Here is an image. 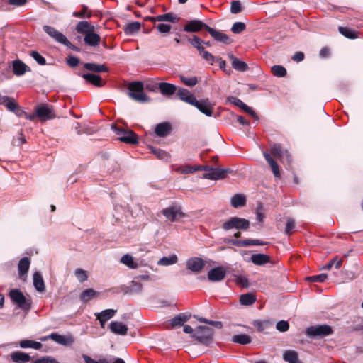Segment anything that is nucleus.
Listing matches in <instances>:
<instances>
[{
  "label": "nucleus",
  "mask_w": 363,
  "mask_h": 363,
  "mask_svg": "<svg viewBox=\"0 0 363 363\" xmlns=\"http://www.w3.org/2000/svg\"><path fill=\"white\" fill-rule=\"evenodd\" d=\"M214 331L208 326L199 325L196 328L191 337L199 343L211 347L213 342Z\"/></svg>",
  "instance_id": "1"
},
{
  "label": "nucleus",
  "mask_w": 363,
  "mask_h": 363,
  "mask_svg": "<svg viewBox=\"0 0 363 363\" xmlns=\"http://www.w3.org/2000/svg\"><path fill=\"white\" fill-rule=\"evenodd\" d=\"M9 296L13 304L16 305L18 308L28 312L31 308V300L27 298L23 293L18 289H13L9 291Z\"/></svg>",
  "instance_id": "2"
},
{
  "label": "nucleus",
  "mask_w": 363,
  "mask_h": 363,
  "mask_svg": "<svg viewBox=\"0 0 363 363\" xmlns=\"http://www.w3.org/2000/svg\"><path fill=\"white\" fill-rule=\"evenodd\" d=\"M128 96L133 100L145 103L149 101V98L143 91V83L142 82H133L128 84Z\"/></svg>",
  "instance_id": "3"
},
{
  "label": "nucleus",
  "mask_w": 363,
  "mask_h": 363,
  "mask_svg": "<svg viewBox=\"0 0 363 363\" xmlns=\"http://www.w3.org/2000/svg\"><path fill=\"white\" fill-rule=\"evenodd\" d=\"M113 131L118 136V139L127 144H137L138 143V135L131 130H125L115 124L111 125Z\"/></svg>",
  "instance_id": "4"
},
{
  "label": "nucleus",
  "mask_w": 363,
  "mask_h": 363,
  "mask_svg": "<svg viewBox=\"0 0 363 363\" xmlns=\"http://www.w3.org/2000/svg\"><path fill=\"white\" fill-rule=\"evenodd\" d=\"M333 333V329L328 325H312L306 328V335L312 339H319L325 337Z\"/></svg>",
  "instance_id": "5"
},
{
  "label": "nucleus",
  "mask_w": 363,
  "mask_h": 363,
  "mask_svg": "<svg viewBox=\"0 0 363 363\" xmlns=\"http://www.w3.org/2000/svg\"><path fill=\"white\" fill-rule=\"evenodd\" d=\"M249 227L250 221L248 220L238 217H231L222 225V228L224 230H230L231 229L245 230Z\"/></svg>",
  "instance_id": "6"
},
{
  "label": "nucleus",
  "mask_w": 363,
  "mask_h": 363,
  "mask_svg": "<svg viewBox=\"0 0 363 363\" xmlns=\"http://www.w3.org/2000/svg\"><path fill=\"white\" fill-rule=\"evenodd\" d=\"M233 169L230 168H213L211 167L209 172H206L203 174V178L211 179V180H219L224 179L228 174H231Z\"/></svg>",
  "instance_id": "7"
},
{
  "label": "nucleus",
  "mask_w": 363,
  "mask_h": 363,
  "mask_svg": "<svg viewBox=\"0 0 363 363\" xmlns=\"http://www.w3.org/2000/svg\"><path fill=\"white\" fill-rule=\"evenodd\" d=\"M35 111H36L37 117L41 121L50 120L55 117L52 106H48V104H42L40 105L36 106L35 108Z\"/></svg>",
  "instance_id": "8"
},
{
  "label": "nucleus",
  "mask_w": 363,
  "mask_h": 363,
  "mask_svg": "<svg viewBox=\"0 0 363 363\" xmlns=\"http://www.w3.org/2000/svg\"><path fill=\"white\" fill-rule=\"evenodd\" d=\"M208 26L199 19L188 21L184 26V30L187 33H197L202 29L208 30Z\"/></svg>",
  "instance_id": "9"
},
{
  "label": "nucleus",
  "mask_w": 363,
  "mask_h": 363,
  "mask_svg": "<svg viewBox=\"0 0 363 363\" xmlns=\"http://www.w3.org/2000/svg\"><path fill=\"white\" fill-rule=\"evenodd\" d=\"M43 30L57 43L64 45L67 41L66 36L55 28L50 26H43Z\"/></svg>",
  "instance_id": "10"
},
{
  "label": "nucleus",
  "mask_w": 363,
  "mask_h": 363,
  "mask_svg": "<svg viewBox=\"0 0 363 363\" xmlns=\"http://www.w3.org/2000/svg\"><path fill=\"white\" fill-rule=\"evenodd\" d=\"M226 271L222 267H216L212 268L208 272V279L213 282L220 281L225 279Z\"/></svg>",
  "instance_id": "11"
},
{
  "label": "nucleus",
  "mask_w": 363,
  "mask_h": 363,
  "mask_svg": "<svg viewBox=\"0 0 363 363\" xmlns=\"http://www.w3.org/2000/svg\"><path fill=\"white\" fill-rule=\"evenodd\" d=\"M192 106L196 107L199 111L207 116H211L213 115L212 106L208 99L200 101L196 99Z\"/></svg>",
  "instance_id": "12"
},
{
  "label": "nucleus",
  "mask_w": 363,
  "mask_h": 363,
  "mask_svg": "<svg viewBox=\"0 0 363 363\" xmlns=\"http://www.w3.org/2000/svg\"><path fill=\"white\" fill-rule=\"evenodd\" d=\"M48 339H50L55 341V342L62 345H67L73 342V339L71 336H65L55 333H51L48 336L43 337L40 340L42 341H45Z\"/></svg>",
  "instance_id": "13"
},
{
  "label": "nucleus",
  "mask_w": 363,
  "mask_h": 363,
  "mask_svg": "<svg viewBox=\"0 0 363 363\" xmlns=\"http://www.w3.org/2000/svg\"><path fill=\"white\" fill-rule=\"evenodd\" d=\"M207 31L211 37L218 42H221L226 45L230 44L232 42L230 38L226 34L220 30H217L208 26Z\"/></svg>",
  "instance_id": "14"
},
{
  "label": "nucleus",
  "mask_w": 363,
  "mask_h": 363,
  "mask_svg": "<svg viewBox=\"0 0 363 363\" xmlns=\"http://www.w3.org/2000/svg\"><path fill=\"white\" fill-rule=\"evenodd\" d=\"M162 214L169 220L174 222L176 220L177 216H182L183 213L181 212L180 208L177 206H169L162 210Z\"/></svg>",
  "instance_id": "15"
},
{
  "label": "nucleus",
  "mask_w": 363,
  "mask_h": 363,
  "mask_svg": "<svg viewBox=\"0 0 363 363\" xmlns=\"http://www.w3.org/2000/svg\"><path fill=\"white\" fill-rule=\"evenodd\" d=\"M108 326L111 332L116 335H125L128 330L125 324L118 321H112Z\"/></svg>",
  "instance_id": "16"
},
{
  "label": "nucleus",
  "mask_w": 363,
  "mask_h": 363,
  "mask_svg": "<svg viewBox=\"0 0 363 363\" xmlns=\"http://www.w3.org/2000/svg\"><path fill=\"white\" fill-rule=\"evenodd\" d=\"M204 265L203 260L199 257L191 258L186 262V267L194 272H200Z\"/></svg>",
  "instance_id": "17"
},
{
  "label": "nucleus",
  "mask_w": 363,
  "mask_h": 363,
  "mask_svg": "<svg viewBox=\"0 0 363 363\" xmlns=\"http://www.w3.org/2000/svg\"><path fill=\"white\" fill-rule=\"evenodd\" d=\"M79 75L82 76V77L84 79L86 82L97 87H101L104 85V82H102V79L99 75L93 73H84L82 74H79Z\"/></svg>",
  "instance_id": "18"
},
{
  "label": "nucleus",
  "mask_w": 363,
  "mask_h": 363,
  "mask_svg": "<svg viewBox=\"0 0 363 363\" xmlns=\"http://www.w3.org/2000/svg\"><path fill=\"white\" fill-rule=\"evenodd\" d=\"M172 130L169 123L164 122L156 125L155 128V133L159 137H166L168 135Z\"/></svg>",
  "instance_id": "19"
},
{
  "label": "nucleus",
  "mask_w": 363,
  "mask_h": 363,
  "mask_svg": "<svg viewBox=\"0 0 363 363\" xmlns=\"http://www.w3.org/2000/svg\"><path fill=\"white\" fill-rule=\"evenodd\" d=\"M177 94L178 97L183 101L188 103L191 105H193L195 100H196V97L192 94L188 89H179Z\"/></svg>",
  "instance_id": "20"
},
{
  "label": "nucleus",
  "mask_w": 363,
  "mask_h": 363,
  "mask_svg": "<svg viewBox=\"0 0 363 363\" xmlns=\"http://www.w3.org/2000/svg\"><path fill=\"white\" fill-rule=\"evenodd\" d=\"M75 29L78 33L86 35L87 33L94 31L95 28L89 22L82 21L76 25Z\"/></svg>",
  "instance_id": "21"
},
{
  "label": "nucleus",
  "mask_w": 363,
  "mask_h": 363,
  "mask_svg": "<svg viewBox=\"0 0 363 363\" xmlns=\"http://www.w3.org/2000/svg\"><path fill=\"white\" fill-rule=\"evenodd\" d=\"M158 88L160 89V93L166 96H172L174 94L177 90V87L175 85L167 83V82H160L158 84Z\"/></svg>",
  "instance_id": "22"
},
{
  "label": "nucleus",
  "mask_w": 363,
  "mask_h": 363,
  "mask_svg": "<svg viewBox=\"0 0 363 363\" xmlns=\"http://www.w3.org/2000/svg\"><path fill=\"white\" fill-rule=\"evenodd\" d=\"M11 359L15 363H26L31 359V357L23 352L16 351L11 354Z\"/></svg>",
  "instance_id": "23"
},
{
  "label": "nucleus",
  "mask_w": 363,
  "mask_h": 363,
  "mask_svg": "<svg viewBox=\"0 0 363 363\" xmlns=\"http://www.w3.org/2000/svg\"><path fill=\"white\" fill-rule=\"evenodd\" d=\"M250 260L255 265L262 266L267 263H269L271 260V258L269 256L267 255L262 253H257L253 254L251 256Z\"/></svg>",
  "instance_id": "24"
},
{
  "label": "nucleus",
  "mask_w": 363,
  "mask_h": 363,
  "mask_svg": "<svg viewBox=\"0 0 363 363\" xmlns=\"http://www.w3.org/2000/svg\"><path fill=\"white\" fill-rule=\"evenodd\" d=\"M283 359L288 363H303L298 359V352L292 350H286L284 352Z\"/></svg>",
  "instance_id": "25"
},
{
  "label": "nucleus",
  "mask_w": 363,
  "mask_h": 363,
  "mask_svg": "<svg viewBox=\"0 0 363 363\" xmlns=\"http://www.w3.org/2000/svg\"><path fill=\"white\" fill-rule=\"evenodd\" d=\"M84 40L86 45L95 47L100 43L101 37L97 33H95L94 31H92L84 36Z\"/></svg>",
  "instance_id": "26"
},
{
  "label": "nucleus",
  "mask_w": 363,
  "mask_h": 363,
  "mask_svg": "<svg viewBox=\"0 0 363 363\" xmlns=\"http://www.w3.org/2000/svg\"><path fill=\"white\" fill-rule=\"evenodd\" d=\"M33 286L36 291L43 292L45 291V283L42 274L39 272H35L33 276Z\"/></svg>",
  "instance_id": "27"
},
{
  "label": "nucleus",
  "mask_w": 363,
  "mask_h": 363,
  "mask_svg": "<svg viewBox=\"0 0 363 363\" xmlns=\"http://www.w3.org/2000/svg\"><path fill=\"white\" fill-rule=\"evenodd\" d=\"M30 261L28 257H23L20 259L18 265V274L20 277L26 275L30 268Z\"/></svg>",
  "instance_id": "28"
},
{
  "label": "nucleus",
  "mask_w": 363,
  "mask_h": 363,
  "mask_svg": "<svg viewBox=\"0 0 363 363\" xmlns=\"http://www.w3.org/2000/svg\"><path fill=\"white\" fill-rule=\"evenodd\" d=\"M229 57L232 60V67L235 70L239 72H245L248 69V65L245 62L240 60L232 54L229 55Z\"/></svg>",
  "instance_id": "29"
},
{
  "label": "nucleus",
  "mask_w": 363,
  "mask_h": 363,
  "mask_svg": "<svg viewBox=\"0 0 363 363\" xmlns=\"http://www.w3.org/2000/svg\"><path fill=\"white\" fill-rule=\"evenodd\" d=\"M190 44L195 48L200 55H202L205 52V48L203 45V40L199 38L197 35H193L191 38H188Z\"/></svg>",
  "instance_id": "30"
},
{
  "label": "nucleus",
  "mask_w": 363,
  "mask_h": 363,
  "mask_svg": "<svg viewBox=\"0 0 363 363\" xmlns=\"http://www.w3.org/2000/svg\"><path fill=\"white\" fill-rule=\"evenodd\" d=\"M191 315L186 313H179L170 320L171 325L172 327L182 326L184 323L188 321Z\"/></svg>",
  "instance_id": "31"
},
{
  "label": "nucleus",
  "mask_w": 363,
  "mask_h": 363,
  "mask_svg": "<svg viewBox=\"0 0 363 363\" xmlns=\"http://www.w3.org/2000/svg\"><path fill=\"white\" fill-rule=\"evenodd\" d=\"M84 67L89 71L96 73L108 72V67L105 65L87 62L84 63Z\"/></svg>",
  "instance_id": "32"
},
{
  "label": "nucleus",
  "mask_w": 363,
  "mask_h": 363,
  "mask_svg": "<svg viewBox=\"0 0 363 363\" xmlns=\"http://www.w3.org/2000/svg\"><path fill=\"white\" fill-rule=\"evenodd\" d=\"M27 65L19 60L13 62V72L16 76H21L26 72Z\"/></svg>",
  "instance_id": "33"
},
{
  "label": "nucleus",
  "mask_w": 363,
  "mask_h": 363,
  "mask_svg": "<svg viewBox=\"0 0 363 363\" xmlns=\"http://www.w3.org/2000/svg\"><path fill=\"white\" fill-rule=\"evenodd\" d=\"M263 156L268 162V164H269V166L271 167L274 177H279L280 176V172L277 163L274 161V160L271 157V155L269 153L264 152Z\"/></svg>",
  "instance_id": "34"
},
{
  "label": "nucleus",
  "mask_w": 363,
  "mask_h": 363,
  "mask_svg": "<svg viewBox=\"0 0 363 363\" xmlns=\"http://www.w3.org/2000/svg\"><path fill=\"white\" fill-rule=\"evenodd\" d=\"M246 203V199L244 195L238 194L231 197L230 204L234 208H240L244 206Z\"/></svg>",
  "instance_id": "35"
},
{
  "label": "nucleus",
  "mask_w": 363,
  "mask_h": 363,
  "mask_svg": "<svg viewBox=\"0 0 363 363\" xmlns=\"http://www.w3.org/2000/svg\"><path fill=\"white\" fill-rule=\"evenodd\" d=\"M19 346L21 348H33L34 350H40L43 345L39 342L31 340H23L19 342Z\"/></svg>",
  "instance_id": "36"
},
{
  "label": "nucleus",
  "mask_w": 363,
  "mask_h": 363,
  "mask_svg": "<svg viewBox=\"0 0 363 363\" xmlns=\"http://www.w3.org/2000/svg\"><path fill=\"white\" fill-rule=\"evenodd\" d=\"M2 105H4L6 109L11 112L14 111L19 106L13 98L7 96H4Z\"/></svg>",
  "instance_id": "37"
},
{
  "label": "nucleus",
  "mask_w": 363,
  "mask_h": 363,
  "mask_svg": "<svg viewBox=\"0 0 363 363\" xmlns=\"http://www.w3.org/2000/svg\"><path fill=\"white\" fill-rule=\"evenodd\" d=\"M232 341L233 342L245 345L250 344L252 342V339L250 336L247 334H238L232 337Z\"/></svg>",
  "instance_id": "38"
},
{
  "label": "nucleus",
  "mask_w": 363,
  "mask_h": 363,
  "mask_svg": "<svg viewBox=\"0 0 363 363\" xmlns=\"http://www.w3.org/2000/svg\"><path fill=\"white\" fill-rule=\"evenodd\" d=\"M97 292L93 289H87L84 290L79 295V300L83 303H87L92 299Z\"/></svg>",
  "instance_id": "39"
},
{
  "label": "nucleus",
  "mask_w": 363,
  "mask_h": 363,
  "mask_svg": "<svg viewBox=\"0 0 363 363\" xmlns=\"http://www.w3.org/2000/svg\"><path fill=\"white\" fill-rule=\"evenodd\" d=\"M149 149L150 152L160 160L168 161L170 157L169 154L163 150L155 147L153 146H150Z\"/></svg>",
  "instance_id": "40"
},
{
  "label": "nucleus",
  "mask_w": 363,
  "mask_h": 363,
  "mask_svg": "<svg viewBox=\"0 0 363 363\" xmlns=\"http://www.w3.org/2000/svg\"><path fill=\"white\" fill-rule=\"evenodd\" d=\"M256 301V297L251 293L242 294L240 297V303L242 306H251Z\"/></svg>",
  "instance_id": "41"
},
{
  "label": "nucleus",
  "mask_w": 363,
  "mask_h": 363,
  "mask_svg": "<svg viewBox=\"0 0 363 363\" xmlns=\"http://www.w3.org/2000/svg\"><path fill=\"white\" fill-rule=\"evenodd\" d=\"M141 24L138 21L131 22L126 25L124 28V32L128 35H133L134 33L139 31Z\"/></svg>",
  "instance_id": "42"
},
{
  "label": "nucleus",
  "mask_w": 363,
  "mask_h": 363,
  "mask_svg": "<svg viewBox=\"0 0 363 363\" xmlns=\"http://www.w3.org/2000/svg\"><path fill=\"white\" fill-rule=\"evenodd\" d=\"M338 30L343 36L349 39H355L358 37L357 31L347 27L340 26Z\"/></svg>",
  "instance_id": "43"
},
{
  "label": "nucleus",
  "mask_w": 363,
  "mask_h": 363,
  "mask_svg": "<svg viewBox=\"0 0 363 363\" xmlns=\"http://www.w3.org/2000/svg\"><path fill=\"white\" fill-rule=\"evenodd\" d=\"M157 21H169L176 23L179 20V18L174 13L169 12L165 14L159 15L156 16Z\"/></svg>",
  "instance_id": "44"
},
{
  "label": "nucleus",
  "mask_w": 363,
  "mask_h": 363,
  "mask_svg": "<svg viewBox=\"0 0 363 363\" xmlns=\"http://www.w3.org/2000/svg\"><path fill=\"white\" fill-rule=\"evenodd\" d=\"M177 262V257L175 255H172L169 257H163L158 262L157 264L160 266H169L175 264Z\"/></svg>",
  "instance_id": "45"
},
{
  "label": "nucleus",
  "mask_w": 363,
  "mask_h": 363,
  "mask_svg": "<svg viewBox=\"0 0 363 363\" xmlns=\"http://www.w3.org/2000/svg\"><path fill=\"white\" fill-rule=\"evenodd\" d=\"M82 7L81 11H74L72 16L76 18H89L91 16V13L89 11L88 6L83 4Z\"/></svg>",
  "instance_id": "46"
},
{
  "label": "nucleus",
  "mask_w": 363,
  "mask_h": 363,
  "mask_svg": "<svg viewBox=\"0 0 363 363\" xmlns=\"http://www.w3.org/2000/svg\"><path fill=\"white\" fill-rule=\"evenodd\" d=\"M143 290V285L137 281H132L128 286L127 292L130 294H139Z\"/></svg>",
  "instance_id": "47"
},
{
  "label": "nucleus",
  "mask_w": 363,
  "mask_h": 363,
  "mask_svg": "<svg viewBox=\"0 0 363 363\" xmlns=\"http://www.w3.org/2000/svg\"><path fill=\"white\" fill-rule=\"evenodd\" d=\"M116 313V310L114 309H106L100 313H96L94 315L95 316H99L103 319H105V320H108L114 316V315Z\"/></svg>",
  "instance_id": "48"
},
{
  "label": "nucleus",
  "mask_w": 363,
  "mask_h": 363,
  "mask_svg": "<svg viewBox=\"0 0 363 363\" xmlns=\"http://www.w3.org/2000/svg\"><path fill=\"white\" fill-rule=\"evenodd\" d=\"M121 262L130 269H135L138 267V264L133 260V257L128 254L123 255Z\"/></svg>",
  "instance_id": "49"
},
{
  "label": "nucleus",
  "mask_w": 363,
  "mask_h": 363,
  "mask_svg": "<svg viewBox=\"0 0 363 363\" xmlns=\"http://www.w3.org/2000/svg\"><path fill=\"white\" fill-rule=\"evenodd\" d=\"M272 324L269 320H255L253 325L257 328L259 332H264Z\"/></svg>",
  "instance_id": "50"
},
{
  "label": "nucleus",
  "mask_w": 363,
  "mask_h": 363,
  "mask_svg": "<svg viewBox=\"0 0 363 363\" xmlns=\"http://www.w3.org/2000/svg\"><path fill=\"white\" fill-rule=\"evenodd\" d=\"M272 74L277 77H284L286 75L287 72L282 65H274L272 67Z\"/></svg>",
  "instance_id": "51"
},
{
  "label": "nucleus",
  "mask_w": 363,
  "mask_h": 363,
  "mask_svg": "<svg viewBox=\"0 0 363 363\" xmlns=\"http://www.w3.org/2000/svg\"><path fill=\"white\" fill-rule=\"evenodd\" d=\"M74 275L80 283L84 282L88 279V274L86 271L80 268H77L75 269Z\"/></svg>",
  "instance_id": "52"
},
{
  "label": "nucleus",
  "mask_w": 363,
  "mask_h": 363,
  "mask_svg": "<svg viewBox=\"0 0 363 363\" xmlns=\"http://www.w3.org/2000/svg\"><path fill=\"white\" fill-rule=\"evenodd\" d=\"M342 265V260L339 259L337 257H334L329 261L328 264L323 267V269H330L333 266L335 269H339Z\"/></svg>",
  "instance_id": "53"
},
{
  "label": "nucleus",
  "mask_w": 363,
  "mask_h": 363,
  "mask_svg": "<svg viewBox=\"0 0 363 363\" xmlns=\"http://www.w3.org/2000/svg\"><path fill=\"white\" fill-rule=\"evenodd\" d=\"M181 81L188 86H194L198 83V79L196 77H185L183 75L180 76Z\"/></svg>",
  "instance_id": "54"
},
{
  "label": "nucleus",
  "mask_w": 363,
  "mask_h": 363,
  "mask_svg": "<svg viewBox=\"0 0 363 363\" xmlns=\"http://www.w3.org/2000/svg\"><path fill=\"white\" fill-rule=\"evenodd\" d=\"M284 150L282 149L279 144H273L271 147L270 152L274 156L281 159Z\"/></svg>",
  "instance_id": "55"
},
{
  "label": "nucleus",
  "mask_w": 363,
  "mask_h": 363,
  "mask_svg": "<svg viewBox=\"0 0 363 363\" xmlns=\"http://www.w3.org/2000/svg\"><path fill=\"white\" fill-rule=\"evenodd\" d=\"M30 56H31L40 65H45L46 64L45 58L35 50H31Z\"/></svg>",
  "instance_id": "56"
},
{
  "label": "nucleus",
  "mask_w": 363,
  "mask_h": 363,
  "mask_svg": "<svg viewBox=\"0 0 363 363\" xmlns=\"http://www.w3.org/2000/svg\"><path fill=\"white\" fill-rule=\"evenodd\" d=\"M246 28V26L243 22H235L233 23L231 31L235 34L242 33Z\"/></svg>",
  "instance_id": "57"
},
{
  "label": "nucleus",
  "mask_w": 363,
  "mask_h": 363,
  "mask_svg": "<svg viewBox=\"0 0 363 363\" xmlns=\"http://www.w3.org/2000/svg\"><path fill=\"white\" fill-rule=\"evenodd\" d=\"M33 363H60L55 358L52 356H43L37 359Z\"/></svg>",
  "instance_id": "58"
},
{
  "label": "nucleus",
  "mask_w": 363,
  "mask_h": 363,
  "mask_svg": "<svg viewBox=\"0 0 363 363\" xmlns=\"http://www.w3.org/2000/svg\"><path fill=\"white\" fill-rule=\"evenodd\" d=\"M327 274H320L318 275H314L311 277H307V280L311 282H324L325 280L327 279Z\"/></svg>",
  "instance_id": "59"
},
{
  "label": "nucleus",
  "mask_w": 363,
  "mask_h": 363,
  "mask_svg": "<svg viewBox=\"0 0 363 363\" xmlns=\"http://www.w3.org/2000/svg\"><path fill=\"white\" fill-rule=\"evenodd\" d=\"M295 228V221L293 218H289L287 219V222L286 223V227L284 232L286 235H290L292 233L293 230Z\"/></svg>",
  "instance_id": "60"
},
{
  "label": "nucleus",
  "mask_w": 363,
  "mask_h": 363,
  "mask_svg": "<svg viewBox=\"0 0 363 363\" xmlns=\"http://www.w3.org/2000/svg\"><path fill=\"white\" fill-rule=\"evenodd\" d=\"M243 242L246 243L244 245V247H247L250 245H264L267 244L266 242H263L257 239H245L243 240Z\"/></svg>",
  "instance_id": "61"
},
{
  "label": "nucleus",
  "mask_w": 363,
  "mask_h": 363,
  "mask_svg": "<svg viewBox=\"0 0 363 363\" xmlns=\"http://www.w3.org/2000/svg\"><path fill=\"white\" fill-rule=\"evenodd\" d=\"M276 328L280 332H286L289 328V324L286 320H279L276 325Z\"/></svg>",
  "instance_id": "62"
},
{
  "label": "nucleus",
  "mask_w": 363,
  "mask_h": 363,
  "mask_svg": "<svg viewBox=\"0 0 363 363\" xmlns=\"http://www.w3.org/2000/svg\"><path fill=\"white\" fill-rule=\"evenodd\" d=\"M241 11H242V6H241V4L240 1H234L231 2L230 12L232 13L236 14V13L241 12Z\"/></svg>",
  "instance_id": "63"
},
{
  "label": "nucleus",
  "mask_w": 363,
  "mask_h": 363,
  "mask_svg": "<svg viewBox=\"0 0 363 363\" xmlns=\"http://www.w3.org/2000/svg\"><path fill=\"white\" fill-rule=\"evenodd\" d=\"M82 358L84 359L85 363H108L105 359H100L99 361H96L87 354H82Z\"/></svg>",
  "instance_id": "64"
}]
</instances>
